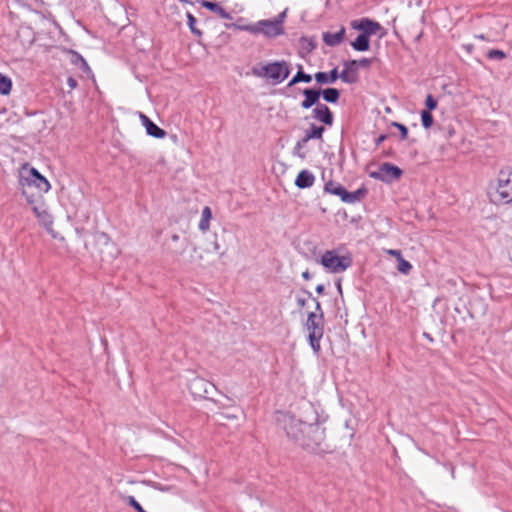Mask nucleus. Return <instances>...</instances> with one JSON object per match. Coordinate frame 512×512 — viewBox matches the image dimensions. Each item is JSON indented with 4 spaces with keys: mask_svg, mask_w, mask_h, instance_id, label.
Masks as SVG:
<instances>
[{
    "mask_svg": "<svg viewBox=\"0 0 512 512\" xmlns=\"http://www.w3.org/2000/svg\"><path fill=\"white\" fill-rule=\"evenodd\" d=\"M491 202L508 204L512 202V171H501L497 182L488 191Z\"/></svg>",
    "mask_w": 512,
    "mask_h": 512,
    "instance_id": "1",
    "label": "nucleus"
},
{
    "mask_svg": "<svg viewBox=\"0 0 512 512\" xmlns=\"http://www.w3.org/2000/svg\"><path fill=\"white\" fill-rule=\"evenodd\" d=\"M300 447L312 453H323L328 450L325 443V429L318 423H310L300 441Z\"/></svg>",
    "mask_w": 512,
    "mask_h": 512,
    "instance_id": "2",
    "label": "nucleus"
},
{
    "mask_svg": "<svg viewBox=\"0 0 512 512\" xmlns=\"http://www.w3.org/2000/svg\"><path fill=\"white\" fill-rule=\"evenodd\" d=\"M252 74L259 78H267L274 84L283 82L290 74V68L286 61H275L261 67H254Z\"/></svg>",
    "mask_w": 512,
    "mask_h": 512,
    "instance_id": "3",
    "label": "nucleus"
},
{
    "mask_svg": "<svg viewBox=\"0 0 512 512\" xmlns=\"http://www.w3.org/2000/svg\"><path fill=\"white\" fill-rule=\"evenodd\" d=\"M234 27L254 35L263 34L268 38H274L284 33V26H281L279 21H273L272 19L260 20L247 25L235 24Z\"/></svg>",
    "mask_w": 512,
    "mask_h": 512,
    "instance_id": "4",
    "label": "nucleus"
},
{
    "mask_svg": "<svg viewBox=\"0 0 512 512\" xmlns=\"http://www.w3.org/2000/svg\"><path fill=\"white\" fill-rule=\"evenodd\" d=\"M279 425L286 432L287 437L300 446L303 434L307 430L308 423L302 422L293 415L284 413L278 418Z\"/></svg>",
    "mask_w": 512,
    "mask_h": 512,
    "instance_id": "5",
    "label": "nucleus"
},
{
    "mask_svg": "<svg viewBox=\"0 0 512 512\" xmlns=\"http://www.w3.org/2000/svg\"><path fill=\"white\" fill-rule=\"evenodd\" d=\"M306 328L309 332L308 339L315 353L321 350L320 340L324 334L323 313L310 312L307 317Z\"/></svg>",
    "mask_w": 512,
    "mask_h": 512,
    "instance_id": "6",
    "label": "nucleus"
},
{
    "mask_svg": "<svg viewBox=\"0 0 512 512\" xmlns=\"http://www.w3.org/2000/svg\"><path fill=\"white\" fill-rule=\"evenodd\" d=\"M320 263L329 273H342L352 265V259L350 256H339L335 250H328L321 256Z\"/></svg>",
    "mask_w": 512,
    "mask_h": 512,
    "instance_id": "7",
    "label": "nucleus"
},
{
    "mask_svg": "<svg viewBox=\"0 0 512 512\" xmlns=\"http://www.w3.org/2000/svg\"><path fill=\"white\" fill-rule=\"evenodd\" d=\"M19 183L39 193H47L51 188L49 181L35 168L24 169L20 174Z\"/></svg>",
    "mask_w": 512,
    "mask_h": 512,
    "instance_id": "8",
    "label": "nucleus"
},
{
    "mask_svg": "<svg viewBox=\"0 0 512 512\" xmlns=\"http://www.w3.org/2000/svg\"><path fill=\"white\" fill-rule=\"evenodd\" d=\"M402 173V170L398 166L387 162L383 163L378 170L370 172L369 176L385 183H391L399 179Z\"/></svg>",
    "mask_w": 512,
    "mask_h": 512,
    "instance_id": "9",
    "label": "nucleus"
},
{
    "mask_svg": "<svg viewBox=\"0 0 512 512\" xmlns=\"http://www.w3.org/2000/svg\"><path fill=\"white\" fill-rule=\"evenodd\" d=\"M214 385L201 377H194L189 382V390L196 398H207Z\"/></svg>",
    "mask_w": 512,
    "mask_h": 512,
    "instance_id": "10",
    "label": "nucleus"
},
{
    "mask_svg": "<svg viewBox=\"0 0 512 512\" xmlns=\"http://www.w3.org/2000/svg\"><path fill=\"white\" fill-rule=\"evenodd\" d=\"M351 27L355 30L361 31L362 35H366L368 37L375 35L381 29V25L373 21L369 18H361L358 20H353L351 22Z\"/></svg>",
    "mask_w": 512,
    "mask_h": 512,
    "instance_id": "11",
    "label": "nucleus"
},
{
    "mask_svg": "<svg viewBox=\"0 0 512 512\" xmlns=\"http://www.w3.org/2000/svg\"><path fill=\"white\" fill-rule=\"evenodd\" d=\"M313 119L322 122L327 126H332L334 122V116L330 108L325 104H317L312 110Z\"/></svg>",
    "mask_w": 512,
    "mask_h": 512,
    "instance_id": "12",
    "label": "nucleus"
},
{
    "mask_svg": "<svg viewBox=\"0 0 512 512\" xmlns=\"http://www.w3.org/2000/svg\"><path fill=\"white\" fill-rule=\"evenodd\" d=\"M343 71L339 74V78L348 84L356 83L358 80L356 60L345 61Z\"/></svg>",
    "mask_w": 512,
    "mask_h": 512,
    "instance_id": "13",
    "label": "nucleus"
},
{
    "mask_svg": "<svg viewBox=\"0 0 512 512\" xmlns=\"http://www.w3.org/2000/svg\"><path fill=\"white\" fill-rule=\"evenodd\" d=\"M22 194L26 198L27 203L31 206L32 210H34V207H40L43 206L44 200H43V194L39 193L36 190H33L32 188L26 186V185H20Z\"/></svg>",
    "mask_w": 512,
    "mask_h": 512,
    "instance_id": "14",
    "label": "nucleus"
},
{
    "mask_svg": "<svg viewBox=\"0 0 512 512\" xmlns=\"http://www.w3.org/2000/svg\"><path fill=\"white\" fill-rule=\"evenodd\" d=\"M140 120L142 125L146 129V133L152 137L155 138H164L166 135V132L158 127L148 116H146L143 113H140Z\"/></svg>",
    "mask_w": 512,
    "mask_h": 512,
    "instance_id": "15",
    "label": "nucleus"
},
{
    "mask_svg": "<svg viewBox=\"0 0 512 512\" xmlns=\"http://www.w3.org/2000/svg\"><path fill=\"white\" fill-rule=\"evenodd\" d=\"M304 100L301 102V107L303 109H309L312 106H316L319 103V98L321 96V90H315L307 88L303 91Z\"/></svg>",
    "mask_w": 512,
    "mask_h": 512,
    "instance_id": "16",
    "label": "nucleus"
},
{
    "mask_svg": "<svg viewBox=\"0 0 512 512\" xmlns=\"http://www.w3.org/2000/svg\"><path fill=\"white\" fill-rule=\"evenodd\" d=\"M33 212L35 213L36 217L39 219L41 224L45 227V229L48 232H52L53 231V229H52L53 218L50 215V213H48V211L46 210L45 204H43V206H40L38 208L34 207Z\"/></svg>",
    "mask_w": 512,
    "mask_h": 512,
    "instance_id": "17",
    "label": "nucleus"
},
{
    "mask_svg": "<svg viewBox=\"0 0 512 512\" xmlns=\"http://www.w3.org/2000/svg\"><path fill=\"white\" fill-rule=\"evenodd\" d=\"M315 182V176L309 170H301L295 179V185L300 189L310 188Z\"/></svg>",
    "mask_w": 512,
    "mask_h": 512,
    "instance_id": "18",
    "label": "nucleus"
},
{
    "mask_svg": "<svg viewBox=\"0 0 512 512\" xmlns=\"http://www.w3.org/2000/svg\"><path fill=\"white\" fill-rule=\"evenodd\" d=\"M324 132L325 128L323 126L311 124L310 127L305 131V135L301 139V143L307 144V142L313 139L322 140Z\"/></svg>",
    "mask_w": 512,
    "mask_h": 512,
    "instance_id": "19",
    "label": "nucleus"
},
{
    "mask_svg": "<svg viewBox=\"0 0 512 512\" xmlns=\"http://www.w3.org/2000/svg\"><path fill=\"white\" fill-rule=\"evenodd\" d=\"M345 28L341 27L337 32H325L323 33V41L326 45L335 47L339 45L344 38Z\"/></svg>",
    "mask_w": 512,
    "mask_h": 512,
    "instance_id": "20",
    "label": "nucleus"
},
{
    "mask_svg": "<svg viewBox=\"0 0 512 512\" xmlns=\"http://www.w3.org/2000/svg\"><path fill=\"white\" fill-rule=\"evenodd\" d=\"M339 78L338 69L334 68L329 73L326 72H317L315 74V80L319 84H329L334 83Z\"/></svg>",
    "mask_w": 512,
    "mask_h": 512,
    "instance_id": "21",
    "label": "nucleus"
},
{
    "mask_svg": "<svg viewBox=\"0 0 512 512\" xmlns=\"http://www.w3.org/2000/svg\"><path fill=\"white\" fill-rule=\"evenodd\" d=\"M201 5L212 12L216 13L223 19H232V16L229 12H227L224 8H222L218 3L216 2H210V1H201Z\"/></svg>",
    "mask_w": 512,
    "mask_h": 512,
    "instance_id": "22",
    "label": "nucleus"
},
{
    "mask_svg": "<svg viewBox=\"0 0 512 512\" xmlns=\"http://www.w3.org/2000/svg\"><path fill=\"white\" fill-rule=\"evenodd\" d=\"M351 46L356 51H367L370 48L369 37L366 35H358L357 38L351 43Z\"/></svg>",
    "mask_w": 512,
    "mask_h": 512,
    "instance_id": "23",
    "label": "nucleus"
},
{
    "mask_svg": "<svg viewBox=\"0 0 512 512\" xmlns=\"http://www.w3.org/2000/svg\"><path fill=\"white\" fill-rule=\"evenodd\" d=\"M212 218V211L210 207L205 206L202 210L201 219L199 221V229L206 232L210 228V220Z\"/></svg>",
    "mask_w": 512,
    "mask_h": 512,
    "instance_id": "24",
    "label": "nucleus"
},
{
    "mask_svg": "<svg viewBox=\"0 0 512 512\" xmlns=\"http://www.w3.org/2000/svg\"><path fill=\"white\" fill-rule=\"evenodd\" d=\"M325 190L331 194L337 195L341 198V200H344V194H346V189L337 183L329 182L325 185Z\"/></svg>",
    "mask_w": 512,
    "mask_h": 512,
    "instance_id": "25",
    "label": "nucleus"
},
{
    "mask_svg": "<svg viewBox=\"0 0 512 512\" xmlns=\"http://www.w3.org/2000/svg\"><path fill=\"white\" fill-rule=\"evenodd\" d=\"M323 99L329 103H336L339 100L340 92L336 88H327L321 91Z\"/></svg>",
    "mask_w": 512,
    "mask_h": 512,
    "instance_id": "26",
    "label": "nucleus"
},
{
    "mask_svg": "<svg viewBox=\"0 0 512 512\" xmlns=\"http://www.w3.org/2000/svg\"><path fill=\"white\" fill-rule=\"evenodd\" d=\"M312 80V77L310 74H306L302 71V66H299V71L296 73V75L290 80V82L288 83V87H292L294 86L295 84L299 83V82H305V83H309L311 82Z\"/></svg>",
    "mask_w": 512,
    "mask_h": 512,
    "instance_id": "27",
    "label": "nucleus"
},
{
    "mask_svg": "<svg viewBox=\"0 0 512 512\" xmlns=\"http://www.w3.org/2000/svg\"><path fill=\"white\" fill-rule=\"evenodd\" d=\"M71 62L74 65L79 66L84 72L90 71V67H89L88 63L86 62V60L79 53H77L75 51H71Z\"/></svg>",
    "mask_w": 512,
    "mask_h": 512,
    "instance_id": "28",
    "label": "nucleus"
},
{
    "mask_svg": "<svg viewBox=\"0 0 512 512\" xmlns=\"http://www.w3.org/2000/svg\"><path fill=\"white\" fill-rule=\"evenodd\" d=\"M365 193H366V191L364 189H358L354 192L346 191V194H344L343 202L355 203V202L359 201L365 195Z\"/></svg>",
    "mask_w": 512,
    "mask_h": 512,
    "instance_id": "29",
    "label": "nucleus"
},
{
    "mask_svg": "<svg viewBox=\"0 0 512 512\" xmlns=\"http://www.w3.org/2000/svg\"><path fill=\"white\" fill-rule=\"evenodd\" d=\"M12 89V81L8 76L0 73V94L7 95Z\"/></svg>",
    "mask_w": 512,
    "mask_h": 512,
    "instance_id": "30",
    "label": "nucleus"
},
{
    "mask_svg": "<svg viewBox=\"0 0 512 512\" xmlns=\"http://www.w3.org/2000/svg\"><path fill=\"white\" fill-rule=\"evenodd\" d=\"M187 24L194 35L198 37L202 35V31L196 27V18L190 12H187Z\"/></svg>",
    "mask_w": 512,
    "mask_h": 512,
    "instance_id": "31",
    "label": "nucleus"
},
{
    "mask_svg": "<svg viewBox=\"0 0 512 512\" xmlns=\"http://www.w3.org/2000/svg\"><path fill=\"white\" fill-rule=\"evenodd\" d=\"M123 501L134 508L137 512H147L143 509V507L139 504V502L135 499L134 496L128 495L123 498Z\"/></svg>",
    "mask_w": 512,
    "mask_h": 512,
    "instance_id": "32",
    "label": "nucleus"
},
{
    "mask_svg": "<svg viewBox=\"0 0 512 512\" xmlns=\"http://www.w3.org/2000/svg\"><path fill=\"white\" fill-rule=\"evenodd\" d=\"M398 265H397V269L400 273H403V274H409L410 271L412 270V265L410 264V262H408L407 260H405L403 257L399 258L398 260Z\"/></svg>",
    "mask_w": 512,
    "mask_h": 512,
    "instance_id": "33",
    "label": "nucleus"
},
{
    "mask_svg": "<svg viewBox=\"0 0 512 512\" xmlns=\"http://www.w3.org/2000/svg\"><path fill=\"white\" fill-rule=\"evenodd\" d=\"M487 57L490 60H503L506 58V54L504 51L499 50V49H490L487 52Z\"/></svg>",
    "mask_w": 512,
    "mask_h": 512,
    "instance_id": "34",
    "label": "nucleus"
},
{
    "mask_svg": "<svg viewBox=\"0 0 512 512\" xmlns=\"http://www.w3.org/2000/svg\"><path fill=\"white\" fill-rule=\"evenodd\" d=\"M421 121L424 128H430L433 124V116L429 111L423 110L421 112Z\"/></svg>",
    "mask_w": 512,
    "mask_h": 512,
    "instance_id": "35",
    "label": "nucleus"
},
{
    "mask_svg": "<svg viewBox=\"0 0 512 512\" xmlns=\"http://www.w3.org/2000/svg\"><path fill=\"white\" fill-rule=\"evenodd\" d=\"M392 126L396 127L399 129L400 133H401V140H405L408 136V129L405 125L401 124V123H398V122H393L392 123Z\"/></svg>",
    "mask_w": 512,
    "mask_h": 512,
    "instance_id": "36",
    "label": "nucleus"
},
{
    "mask_svg": "<svg viewBox=\"0 0 512 512\" xmlns=\"http://www.w3.org/2000/svg\"><path fill=\"white\" fill-rule=\"evenodd\" d=\"M425 105L428 108V111L434 110L437 107V101L432 95H427L425 100Z\"/></svg>",
    "mask_w": 512,
    "mask_h": 512,
    "instance_id": "37",
    "label": "nucleus"
},
{
    "mask_svg": "<svg viewBox=\"0 0 512 512\" xmlns=\"http://www.w3.org/2000/svg\"><path fill=\"white\" fill-rule=\"evenodd\" d=\"M303 293L307 295L308 298H311L316 304V312L317 314L323 313L320 302L313 297L312 293L308 290H303Z\"/></svg>",
    "mask_w": 512,
    "mask_h": 512,
    "instance_id": "38",
    "label": "nucleus"
},
{
    "mask_svg": "<svg viewBox=\"0 0 512 512\" xmlns=\"http://www.w3.org/2000/svg\"><path fill=\"white\" fill-rule=\"evenodd\" d=\"M306 144H302L301 143V140H299L295 147H294V155H297L298 157L304 159L305 158V154L304 153H301L300 151L305 147Z\"/></svg>",
    "mask_w": 512,
    "mask_h": 512,
    "instance_id": "39",
    "label": "nucleus"
},
{
    "mask_svg": "<svg viewBox=\"0 0 512 512\" xmlns=\"http://www.w3.org/2000/svg\"><path fill=\"white\" fill-rule=\"evenodd\" d=\"M372 63V59L370 58H362L360 60H356V66L357 68L359 67H362V68H366V67H369Z\"/></svg>",
    "mask_w": 512,
    "mask_h": 512,
    "instance_id": "40",
    "label": "nucleus"
},
{
    "mask_svg": "<svg viewBox=\"0 0 512 512\" xmlns=\"http://www.w3.org/2000/svg\"><path fill=\"white\" fill-rule=\"evenodd\" d=\"M67 85L69 86V88L71 90H73L78 86V83H77L76 79H74L73 77H68Z\"/></svg>",
    "mask_w": 512,
    "mask_h": 512,
    "instance_id": "41",
    "label": "nucleus"
},
{
    "mask_svg": "<svg viewBox=\"0 0 512 512\" xmlns=\"http://www.w3.org/2000/svg\"><path fill=\"white\" fill-rule=\"evenodd\" d=\"M286 16V11L281 12L277 17L272 19L273 21H279L280 25L283 26V22Z\"/></svg>",
    "mask_w": 512,
    "mask_h": 512,
    "instance_id": "42",
    "label": "nucleus"
},
{
    "mask_svg": "<svg viewBox=\"0 0 512 512\" xmlns=\"http://www.w3.org/2000/svg\"><path fill=\"white\" fill-rule=\"evenodd\" d=\"M306 303H307V299L304 298V297H301V296H298L297 297V304L300 308H303L306 306Z\"/></svg>",
    "mask_w": 512,
    "mask_h": 512,
    "instance_id": "43",
    "label": "nucleus"
},
{
    "mask_svg": "<svg viewBox=\"0 0 512 512\" xmlns=\"http://www.w3.org/2000/svg\"><path fill=\"white\" fill-rule=\"evenodd\" d=\"M387 139V135L381 134L376 140L375 145L379 146L381 143H383Z\"/></svg>",
    "mask_w": 512,
    "mask_h": 512,
    "instance_id": "44",
    "label": "nucleus"
},
{
    "mask_svg": "<svg viewBox=\"0 0 512 512\" xmlns=\"http://www.w3.org/2000/svg\"><path fill=\"white\" fill-rule=\"evenodd\" d=\"M388 253L390 255L396 257L397 260L402 257V254H401L400 250H388Z\"/></svg>",
    "mask_w": 512,
    "mask_h": 512,
    "instance_id": "45",
    "label": "nucleus"
},
{
    "mask_svg": "<svg viewBox=\"0 0 512 512\" xmlns=\"http://www.w3.org/2000/svg\"><path fill=\"white\" fill-rule=\"evenodd\" d=\"M324 289H325V287H324L323 284H319V285L316 286V292L318 294H322L324 292Z\"/></svg>",
    "mask_w": 512,
    "mask_h": 512,
    "instance_id": "46",
    "label": "nucleus"
},
{
    "mask_svg": "<svg viewBox=\"0 0 512 512\" xmlns=\"http://www.w3.org/2000/svg\"><path fill=\"white\" fill-rule=\"evenodd\" d=\"M302 277L305 279V280H309L310 279V273L309 271H304L302 273Z\"/></svg>",
    "mask_w": 512,
    "mask_h": 512,
    "instance_id": "47",
    "label": "nucleus"
},
{
    "mask_svg": "<svg viewBox=\"0 0 512 512\" xmlns=\"http://www.w3.org/2000/svg\"><path fill=\"white\" fill-rule=\"evenodd\" d=\"M475 37L480 40L489 41V39L484 34H479V35H476Z\"/></svg>",
    "mask_w": 512,
    "mask_h": 512,
    "instance_id": "48",
    "label": "nucleus"
},
{
    "mask_svg": "<svg viewBox=\"0 0 512 512\" xmlns=\"http://www.w3.org/2000/svg\"><path fill=\"white\" fill-rule=\"evenodd\" d=\"M179 1L183 2V3L194 4L195 2H198L199 0H179Z\"/></svg>",
    "mask_w": 512,
    "mask_h": 512,
    "instance_id": "49",
    "label": "nucleus"
},
{
    "mask_svg": "<svg viewBox=\"0 0 512 512\" xmlns=\"http://www.w3.org/2000/svg\"><path fill=\"white\" fill-rule=\"evenodd\" d=\"M171 239H172L174 242H177V241L180 239V237H179V235H178V234H173V235L171 236Z\"/></svg>",
    "mask_w": 512,
    "mask_h": 512,
    "instance_id": "50",
    "label": "nucleus"
},
{
    "mask_svg": "<svg viewBox=\"0 0 512 512\" xmlns=\"http://www.w3.org/2000/svg\"><path fill=\"white\" fill-rule=\"evenodd\" d=\"M468 51H470L472 49V45H465L464 46Z\"/></svg>",
    "mask_w": 512,
    "mask_h": 512,
    "instance_id": "51",
    "label": "nucleus"
},
{
    "mask_svg": "<svg viewBox=\"0 0 512 512\" xmlns=\"http://www.w3.org/2000/svg\"><path fill=\"white\" fill-rule=\"evenodd\" d=\"M426 336V339H430L432 341V338L428 334H424Z\"/></svg>",
    "mask_w": 512,
    "mask_h": 512,
    "instance_id": "52",
    "label": "nucleus"
},
{
    "mask_svg": "<svg viewBox=\"0 0 512 512\" xmlns=\"http://www.w3.org/2000/svg\"><path fill=\"white\" fill-rule=\"evenodd\" d=\"M337 289H339V291H341V284L340 283H338Z\"/></svg>",
    "mask_w": 512,
    "mask_h": 512,
    "instance_id": "53",
    "label": "nucleus"
},
{
    "mask_svg": "<svg viewBox=\"0 0 512 512\" xmlns=\"http://www.w3.org/2000/svg\"><path fill=\"white\" fill-rule=\"evenodd\" d=\"M156 488L159 489V490H162V491L164 490V487H158L157 486Z\"/></svg>",
    "mask_w": 512,
    "mask_h": 512,
    "instance_id": "54",
    "label": "nucleus"
}]
</instances>
